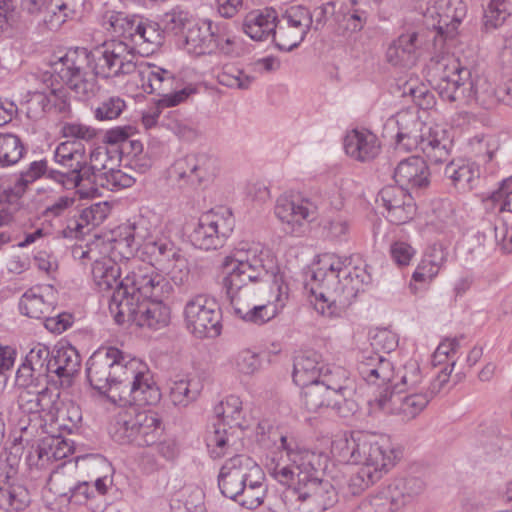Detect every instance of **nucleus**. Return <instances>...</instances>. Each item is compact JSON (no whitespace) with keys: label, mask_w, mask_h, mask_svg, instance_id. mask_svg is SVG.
<instances>
[{"label":"nucleus","mask_w":512,"mask_h":512,"mask_svg":"<svg viewBox=\"0 0 512 512\" xmlns=\"http://www.w3.org/2000/svg\"><path fill=\"white\" fill-rule=\"evenodd\" d=\"M221 285L233 315L256 326L273 320L289 298L275 254L255 241H240L224 256Z\"/></svg>","instance_id":"obj_1"},{"label":"nucleus","mask_w":512,"mask_h":512,"mask_svg":"<svg viewBox=\"0 0 512 512\" xmlns=\"http://www.w3.org/2000/svg\"><path fill=\"white\" fill-rule=\"evenodd\" d=\"M327 462V455L301 448L294 438L280 435L266 466L273 479L288 486L281 497L283 512H323L334 505L335 489L319 477Z\"/></svg>","instance_id":"obj_2"},{"label":"nucleus","mask_w":512,"mask_h":512,"mask_svg":"<svg viewBox=\"0 0 512 512\" xmlns=\"http://www.w3.org/2000/svg\"><path fill=\"white\" fill-rule=\"evenodd\" d=\"M172 291L166 278L148 265L134 262L109 300V311L117 324L131 321L139 327L158 330L170 322L164 304Z\"/></svg>","instance_id":"obj_3"},{"label":"nucleus","mask_w":512,"mask_h":512,"mask_svg":"<svg viewBox=\"0 0 512 512\" xmlns=\"http://www.w3.org/2000/svg\"><path fill=\"white\" fill-rule=\"evenodd\" d=\"M371 281L366 265H351L348 257L334 253L319 255L306 288L315 310L326 317H340L357 294Z\"/></svg>","instance_id":"obj_4"},{"label":"nucleus","mask_w":512,"mask_h":512,"mask_svg":"<svg viewBox=\"0 0 512 512\" xmlns=\"http://www.w3.org/2000/svg\"><path fill=\"white\" fill-rule=\"evenodd\" d=\"M429 75L443 101L460 105H477L491 109L499 102L512 106V79L496 89L485 75L473 73L453 55L431 59Z\"/></svg>","instance_id":"obj_5"},{"label":"nucleus","mask_w":512,"mask_h":512,"mask_svg":"<svg viewBox=\"0 0 512 512\" xmlns=\"http://www.w3.org/2000/svg\"><path fill=\"white\" fill-rule=\"evenodd\" d=\"M331 454L340 463L361 465L350 479L353 494L379 481L395 465L397 458L387 436L365 431L336 435L331 443Z\"/></svg>","instance_id":"obj_6"},{"label":"nucleus","mask_w":512,"mask_h":512,"mask_svg":"<svg viewBox=\"0 0 512 512\" xmlns=\"http://www.w3.org/2000/svg\"><path fill=\"white\" fill-rule=\"evenodd\" d=\"M166 224L161 215L153 211H145L118 227L115 237V251H118L127 260L126 268L136 262L139 265H148L134 258L136 252L141 251L149 262L161 256L174 247L166 232Z\"/></svg>","instance_id":"obj_7"},{"label":"nucleus","mask_w":512,"mask_h":512,"mask_svg":"<svg viewBox=\"0 0 512 512\" xmlns=\"http://www.w3.org/2000/svg\"><path fill=\"white\" fill-rule=\"evenodd\" d=\"M265 478L264 471L252 458L237 454L222 465L218 486L223 496L247 509H255L267 493Z\"/></svg>","instance_id":"obj_8"},{"label":"nucleus","mask_w":512,"mask_h":512,"mask_svg":"<svg viewBox=\"0 0 512 512\" xmlns=\"http://www.w3.org/2000/svg\"><path fill=\"white\" fill-rule=\"evenodd\" d=\"M196 76V70L190 67L183 68L178 75H175L172 71L156 64L140 62L135 78L139 79L145 93H155L159 96L160 106L175 107L186 102L197 92L193 83L180 85L179 82Z\"/></svg>","instance_id":"obj_9"},{"label":"nucleus","mask_w":512,"mask_h":512,"mask_svg":"<svg viewBox=\"0 0 512 512\" xmlns=\"http://www.w3.org/2000/svg\"><path fill=\"white\" fill-rule=\"evenodd\" d=\"M91 66L89 51L85 48L68 50L51 64V70L43 73V80L53 81L57 87L66 86L74 96L85 101L93 97L98 85L94 75L86 71Z\"/></svg>","instance_id":"obj_10"},{"label":"nucleus","mask_w":512,"mask_h":512,"mask_svg":"<svg viewBox=\"0 0 512 512\" xmlns=\"http://www.w3.org/2000/svg\"><path fill=\"white\" fill-rule=\"evenodd\" d=\"M398 342L397 334L387 328H377L370 333L369 347L361 349L357 355L358 374L367 384L382 387L393 378L392 362L376 350L390 353Z\"/></svg>","instance_id":"obj_11"},{"label":"nucleus","mask_w":512,"mask_h":512,"mask_svg":"<svg viewBox=\"0 0 512 512\" xmlns=\"http://www.w3.org/2000/svg\"><path fill=\"white\" fill-rule=\"evenodd\" d=\"M94 77L105 80H123L136 77L139 63L137 55L128 42L112 40L89 51Z\"/></svg>","instance_id":"obj_12"},{"label":"nucleus","mask_w":512,"mask_h":512,"mask_svg":"<svg viewBox=\"0 0 512 512\" xmlns=\"http://www.w3.org/2000/svg\"><path fill=\"white\" fill-rule=\"evenodd\" d=\"M164 427L159 414L151 409L135 408L120 413L113 426V438L121 444L138 447L153 446L163 435Z\"/></svg>","instance_id":"obj_13"},{"label":"nucleus","mask_w":512,"mask_h":512,"mask_svg":"<svg viewBox=\"0 0 512 512\" xmlns=\"http://www.w3.org/2000/svg\"><path fill=\"white\" fill-rule=\"evenodd\" d=\"M105 28L117 37H122L141 54H150L163 43V30L154 21L124 13H112L104 21Z\"/></svg>","instance_id":"obj_14"},{"label":"nucleus","mask_w":512,"mask_h":512,"mask_svg":"<svg viewBox=\"0 0 512 512\" xmlns=\"http://www.w3.org/2000/svg\"><path fill=\"white\" fill-rule=\"evenodd\" d=\"M131 359L116 347H100L87 361L86 376L90 385L101 394L119 391Z\"/></svg>","instance_id":"obj_15"},{"label":"nucleus","mask_w":512,"mask_h":512,"mask_svg":"<svg viewBox=\"0 0 512 512\" xmlns=\"http://www.w3.org/2000/svg\"><path fill=\"white\" fill-rule=\"evenodd\" d=\"M129 363L118 391L120 400L124 404L137 406L159 403L162 395L149 369L136 358H132Z\"/></svg>","instance_id":"obj_16"},{"label":"nucleus","mask_w":512,"mask_h":512,"mask_svg":"<svg viewBox=\"0 0 512 512\" xmlns=\"http://www.w3.org/2000/svg\"><path fill=\"white\" fill-rule=\"evenodd\" d=\"M418 8L428 29L437 36L452 38L467 15V5L463 0H420Z\"/></svg>","instance_id":"obj_17"},{"label":"nucleus","mask_w":512,"mask_h":512,"mask_svg":"<svg viewBox=\"0 0 512 512\" xmlns=\"http://www.w3.org/2000/svg\"><path fill=\"white\" fill-rule=\"evenodd\" d=\"M235 218L231 209L220 207L203 214L193 233V245L202 250L221 248L232 234Z\"/></svg>","instance_id":"obj_18"},{"label":"nucleus","mask_w":512,"mask_h":512,"mask_svg":"<svg viewBox=\"0 0 512 512\" xmlns=\"http://www.w3.org/2000/svg\"><path fill=\"white\" fill-rule=\"evenodd\" d=\"M183 317L187 329L198 338L215 337L221 332V313L216 300L204 293L189 298Z\"/></svg>","instance_id":"obj_19"},{"label":"nucleus","mask_w":512,"mask_h":512,"mask_svg":"<svg viewBox=\"0 0 512 512\" xmlns=\"http://www.w3.org/2000/svg\"><path fill=\"white\" fill-rule=\"evenodd\" d=\"M218 172L217 161L207 154H189L177 159L169 168L171 181L180 188L196 189L209 185Z\"/></svg>","instance_id":"obj_20"},{"label":"nucleus","mask_w":512,"mask_h":512,"mask_svg":"<svg viewBox=\"0 0 512 512\" xmlns=\"http://www.w3.org/2000/svg\"><path fill=\"white\" fill-rule=\"evenodd\" d=\"M439 390H435V384H433V390L430 394L428 393H416L404 391L399 389L397 391L390 390L387 386L384 392L376 397L373 401H370V406L373 410H380L385 414L397 415L402 420H411L417 417L428 405L434 393Z\"/></svg>","instance_id":"obj_21"},{"label":"nucleus","mask_w":512,"mask_h":512,"mask_svg":"<svg viewBox=\"0 0 512 512\" xmlns=\"http://www.w3.org/2000/svg\"><path fill=\"white\" fill-rule=\"evenodd\" d=\"M313 19L308 8L301 5L287 7L277 18L275 44L282 51H291L305 39Z\"/></svg>","instance_id":"obj_22"},{"label":"nucleus","mask_w":512,"mask_h":512,"mask_svg":"<svg viewBox=\"0 0 512 512\" xmlns=\"http://www.w3.org/2000/svg\"><path fill=\"white\" fill-rule=\"evenodd\" d=\"M80 252L81 254L78 255L80 259L87 258L92 261L91 275L97 289L104 292L116 286L114 293L122 282V280L118 282L121 274L126 272L127 275L130 270V268H126L127 260L118 251H115V240L111 248V256L98 257L99 252L94 248L80 249Z\"/></svg>","instance_id":"obj_23"},{"label":"nucleus","mask_w":512,"mask_h":512,"mask_svg":"<svg viewBox=\"0 0 512 512\" xmlns=\"http://www.w3.org/2000/svg\"><path fill=\"white\" fill-rule=\"evenodd\" d=\"M274 213L287 233L300 236L315 219L316 207L308 199L284 193L277 198Z\"/></svg>","instance_id":"obj_24"},{"label":"nucleus","mask_w":512,"mask_h":512,"mask_svg":"<svg viewBox=\"0 0 512 512\" xmlns=\"http://www.w3.org/2000/svg\"><path fill=\"white\" fill-rule=\"evenodd\" d=\"M75 449L71 439L58 436H46L28 451L25 461L30 469H48L55 462L64 460L73 454Z\"/></svg>","instance_id":"obj_25"},{"label":"nucleus","mask_w":512,"mask_h":512,"mask_svg":"<svg viewBox=\"0 0 512 512\" xmlns=\"http://www.w3.org/2000/svg\"><path fill=\"white\" fill-rule=\"evenodd\" d=\"M41 383L35 382L21 388L18 396V405L23 413L36 418L54 417L57 411L59 393L46 385L39 388Z\"/></svg>","instance_id":"obj_26"},{"label":"nucleus","mask_w":512,"mask_h":512,"mask_svg":"<svg viewBox=\"0 0 512 512\" xmlns=\"http://www.w3.org/2000/svg\"><path fill=\"white\" fill-rule=\"evenodd\" d=\"M31 503L27 487L10 465L0 467V508L6 512H24Z\"/></svg>","instance_id":"obj_27"},{"label":"nucleus","mask_w":512,"mask_h":512,"mask_svg":"<svg viewBox=\"0 0 512 512\" xmlns=\"http://www.w3.org/2000/svg\"><path fill=\"white\" fill-rule=\"evenodd\" d=\"M52 352L49 347L36 343L26 354L24 361L16 372V383L18 386L44 383L50 376V363Z\"/></svg>","instance_id":"obj_28"},{"label":"nucleus","mask_w":512,"mask_h":512,"mask_svg":"<svg viewBox=\"0 0 512 512\" xmlns=\"http://www.w3.org/2000/svg\"><path fill=\"white\" fill-rule=\"evenodd\" d=\"M319 381L333 395L335 399L333 403L343 404L347 412L355 410V403L351 398L356 391V386L345 368L334 364H324Z\"/></svg>","instance_id":"obj_29"},{"label":"nucleus","mask_w":512,"mask_h":512,"mask_svg":"<svg viewBox=\"0 0 512 512\" xmlns=\"http://www.w3.org/2000/svg\"><path fill=\"white\" fill-rule=\"evenodd\" d=\"M395 125L396 132V148L406 152H411L418 148L419 139L423 137L426 125L418 115L416 110H402L398 112L388 125Z\"/></svg>","instance_id":"obj_30"},{"label":"nucleus","mask_w":512,"mask_h":512,"mask_svg":"<svg viewBox=\"0 0 512 512\" xmlns=\"http://www.w3.org/2000/svg\"><path fill=\"white\" fill-rule=\"evenodd\" d=\"M393 178L397 187L409 193L417 192L430 185V170L423 158L410 156L397 164Z\"/></svg>","instance_id":"obj_31"},{"label":"nucleus","mask_w":512,"mask_h":512,"mask_svg":"<svg viewBox=\"0 0 512 512\" xmlns=\"http://www.w3.org/2000/svg\"><path fill=\"white\" fill-rule=\"evenodd\" d=\"M386 209V218L395 225L409 222L415 215L416 207L411 193L397 186H386L379 192V199Z\"/></svg>","instance_id":"obj_32"},{"label":"nucleus","mask_w":512,"mask_h":512,"mask_svg":"<svg viewBox=\"0 0 512 512\" xmlns=\"http://www.w3.org/2000/svg\"><path fill=\"white\" fill-rule=\"evenodd\" d=\"M214 21L195 20L189 29L175 39L176 46L192 56L212 55V33Z\"/></svg>","instance_id":"obj_33"},{"label":"nucleus","mask_w":512,"mask_h":512,"mask_svg":"<svg viewBox=\"0 0 512 512\" xmlns=\"http://www.w3.org/2000/svg\"><path fill=\"white\" fill-rule=\"evenodd\" d=\"M345 153L352 159L366 162L374 159L380 152L378 137L367 129H353L344 137Z\"/></svg>","instance_id":"obj_34"},{"label":"nucleus","mask_w":512,"mask_h":512,"mask_svg":"<svg viewBox=\"0 0 512 512\" xmlns=\"http://www.w3.org/2000/svg\"><path fill=\"white\" fill-rule=\"evenodd\" d=\"M444 175L457 190L467 192L478 186L481 170L474 160L457 158L446 165Z\"/></svg>","instance_id":"obj_35"},{"label":"nucleus","mask_w":512,"mask_h":512,"mask_svg":"<svg viewBox=\"0 0 512 512\" xmlns=\"http://www.w3.org/2000/svg\"><path fill=\"white\" fill-rule=\"evenodd\" d=\"M41 90H35L29 93L27 100L29 113L37 116L40 113L50 110L52 107L59 111H65L68 103L66 91L62 87H57L53 81L45 82Z\"/></svg>","instance_id":"obj_36"},{"label":"nucleus","mask_w":512,"mask_h":512,"mask_svg":"<svg viewBox=\"0 0 512 512\" xmlns=\"http://www.w3.org/2000/svg\"><path fill=\"white\" fill-rule=\"evenodd\" d=\"M278 14L272 7L249 12L243 20L244 33L255 41H264L272 36L275 41Z\"/></svg>","instance_id":"obj_37"},{"label":"nucleus","mask_w":512,"mask_h":512,"mask_svg":"<svg viewBox=\"0 0 512 512\" xmlns=\"http://www.w3.org/2000/svg\"><path fill=\"white\" fill-rule=\"evenodd\" d=\"M452 147V141L447 131L439 126H429L426 128L423 137L419 139L420 149L427 159L432 163H441L449 157Z\"/></svg>","instance_id":"obj_38"},{"label":"nucleus","mask_w":512,"mask_h":512,"mask_svg":"<svg viewBox=\"0 0 512 512\" xmlns=\"http://www.w3.org/2000/svg\"><path fill=\"white\" fill-rule=\"evenodd\" d=\"M148 266L159 274V271L166 273L176 285H183L189 278L188 261L176 245L150 261Z\"/></svg>","instance_id":"obj_39"},{"label":"nucleus","mask_w":512,"mask_h":512,"mask_svg":"<svg viewBox=\"0 0 512 512\" xmlns=\"http://www.w3.org/2000/svg\"><path fill=\"white\" fill-rule=\"evenodd\" d=\"M418 33L409 32L400 35L393 41L387 51V61L393 66L411 67L419 56V39Z\"/></svg>","instance_id":"obj_40"},{"label":"nucleus","mask_w":512,"mask_h":512,"mask_svg":"<svg viewBox=\"0 0 512 512\" xmlns=\"http://www.w3.org/2000/svg\"><path fill=\"white\" fill-rule=\"evenodd\" d=\"M424 482L416 477L394 479L385 489L396 509L401 510L415 502L424 491Z\"/></svg>","instance_id":"obj_41"},{"label":"nucleus","mask_w":512,"mask_h":512,"mask_svg":"<svg viewBox=\"0 0 512 512\" xmlns=\"http://www.w3.org/2000/svg\"><path fill=\"white\" fill-rule=\"evenodd\" d=\"M28 187L18 175L0 177V205L8 204L9 210H0V227L12 220V210L18 207L19 200Z\"/></svg>","instance_id":"obj_42"},{"label":"nucleus","mask_w":512,"mask_h":512,"mask_svg":"<svg viewBox=\"0 0 512 512\" xmlns=\"http://www.w3.org/2000/svg\"><path fill=\"white\" fill-rule=\"evenodd\" d=\"M302 388V402L305 408L310 412H316L322 407H331L335 409L341 416H347V409L343 404H335L333 395L325 385L320 381L308 383L300 386Z\"/></svg>","instance_id":"obj_43"},{"label":"nucleus","mask_w":512,"mask_h":512,"mask_svg":"<svg viewBox=\"0 0 512 512\" xmlns=\"http://www.w3.org/2000/svg\"><path fill=\"white\" fill-rule=\"evenodd\" d=\"M212 54L239 57L244 53L243 40L237 36L226 22H214L212 33Z\"/></svg>","instance_id":"obj_44"},{"label":"nucleus","mask_w":512,"mask_h":512,"mask_svg":"<svg viewBox=\"0 0 512 512\" xmlns=\"http://www.w3.org/2000/svg\"><path fill=\"white\" fill-rule=\"evenodd\" d=\"M322 357L315 351H305L294 359L293 381L298 386L319 381L322 367Z\"/></svg>","instance_id":"obj_45"},{"label":"nucleus","mask_w":512,"mask_h":512,"mask_svg":"<svg viewBox=\"0 0 512 512\" xmlns=\"http://www.w3.org/2000/svg\"><path fill=\"white\" fill-rule=\"evenodd\" d=\"M80 367L78 351L69 344H59L52 351L50 375L69 379L74 376Z\"/></svg>","instance_id":"obj_46"},{"label":"nucleus","mask_w":512,"mask_h":512,"mask_svg":"<svg viewBox=\"0 0 512 512\" xmlns=\"http://www.w3.org/2000/svg\"><path fill=\"white\" fill-rule=\"evenodd\" d=\"M45 177L62 185L65 189H76L80 198H92L98 194V188L87 187V184L90 183L89 176H85L77 170L62 172L56 169H47Z\"/></svg>","instance_id":"obj_47"},{"label":"nucleus","mask_w":512,"mask_h":512,"mask_svg":"<svg viewBox=\"0 0 512 512\" xmlns=\"http://www.w3.org/2000/svg\"><path fill=\"white\" fill-rule=\"evenodd\" d=\"M459 347V341L456 338H447L439 343L432 355L433 366H444L437 379L438 390L442 384L448 381L449 375L453 371ZM434 384L436 385V383Z\"/></svg>","instance_id":"obj_48"},{"label":"nucleus","mask_w":512,"mask_h":512,"mask_svg":"<svg viewBox=\"0 0 512 512\" xmlns=\"http://www.w3.org/2000/svg\"><path fill=\"white\" fill-rule=\"evenodd\" d=\"M47 288L33 287L27 290L19 300L21 314L35 319L46 318L53 310L52 301L45 298Z\"/></svg>","instance_id":"obj_49"},{"label":"nucleus","mask_w":512,"mask_h":512,"mask_svg":"<svg viewBox=\"0 0 512 512\" xmlns=\"http://www.w3.org/2000/svg\"><path fill=\"white\" fill-rule=\"evenodd\" d=\"M54 160L59 165L87 176L85 147L80 141L68 140L60 143L54 151Z\"/></svg>","instance_id":"obj_50"},{"label":"nucleus","mask_w":512,"mask_h":512,"mask_svg":"<svg viewBox=\"0 0 512 512\" xmlns=\"http://www.w3.org/2000/svg\"><path fill=\"white\" fill-rule=\"evenodd\" d=\"M205 442L210 456L214 459L237 450L234 448L235 438L228 433L224 423L213 424V427L206 433Z\"/></svg>","instance_id":"obj_51"},{"label":"nucleus","mask_w":512,"mask_h":512,"mask_svg":"<svg viewBox=\"0 0 512 512\" xmlns=\"http://www.w3.org/2000/svg\"><path fill=\"white\" fill-rule=\"evenodd\" d=\"M201 391L196 379L176 378L169 383V398L175 406L186 407L195 401Z\"/></svg>","instance_id":"obj_52"},{"label":"nucleus","mask_w":512,"mask_h":512,"mask_svg":"<svg viewBox=\"0 0 512 512\" xmlns=\"http://www.w3.org/2000/svg\"><path fill=\"white\" fill-rule=\"evenodd\" d=\"M76 470V464H67L61 462L51 472L47 482L48 489L57 497L67 499L74 487L75 478L73 472Z\"/></svg>","instance_id":"obj_53"},{"label":"nucleus","mask_w":512,"mask_h":512,"mask_svg":"<svg viewBox=\"0 0 512 512\" xmlns=\"http://www.w3.org/2000/svg\"><path fill=\"white\" fill-rule=\"evenodd\" d=\"M25 147L21 139L11 133H0V168L17 164L23 157Z\"/></svg>","instance_id":"obj_54"},{"label":"nucleus","mask_w":512,"mask_h":512,"mask_svg":"<svg viewBox=\"0 0 512 512\" xmlns=\"http://www.w3.org/2000/svg\"><path fill=\"white\" fill-rule=\"evenodd\" d=\"M422 378L418 362L411 359L398 370L396 375H393V378L388 383L393 381L392 390L404 389V391H412L422 382Z\"/></svg>","instance_id":"obj_55"},{"label":"nucleus","mask_w":512,"mask_h":512,"mask_svg":"<svg viewBox=\"0 0 512 512\" xmlns=\"http://www.w3.org/2000/svg\"><path fill=\"white\" fill-rule=\"evenodd\" d=\"M217 82L225 87L246 90L254 82V77L234 65H224L216 75Z\"/></svg>","instance_id":"obj_56"},{"label":"nucleus","mask_w":512,"mask_h":512,"mask_svg":"<svg viewBox=\"0 0 512 512\" xmlns=\"http://www.w3.org/2000/svg\"><path fill=\"white\" fill-rule=\"evenodd\" d=\"M163 24L167 32L172 33L175 39H178L181 34H184L191 25L195 22L193 16L180 7H175L163 15Z\"/></svg>","instance_id":"obj_57"},{"label":"nucleus","mask_w":512,"mask_h":512,"mask_svg":"<svg viewBox=\"0 0 512 512\" xmlns=\"http://www.w3.org/2000/svg\"><path fill=\"white\" fill-rule=\"evenodd\" d=\"M260 355L249 349H242L231 358V365L241 375L252 376L261 368Z\"/></svg>","instance_id":"obj_58"},{"label":"nucleus","mask_w":512,"mask_h":512,"mask_svg":"<svg viewBox=\"0 0 512 512\" xmlns=\"http://www.w3.org/2000/svg\"><path fill=\"white\" fill-rule=\"evenodd\" d=\"M126 107L125 100L120 96H108L93 109V115L98 121H111L117 119Z\"/></svg>","instance_id":"obj_59"},{"label":"nucleus","mask_w":512,"mask_h":512,"mask_svg":"<svg viewBox=\"0 0 512 512\" xmlns=\"http://www.w3.org/2000/svg\"><path fill=\"white\" fill-rule=\"evenodd\" d=\"M214 412L218 418V423L232 424L241 418L242 401L236 395H229L215 406Z\"/></svg>","instance_id":"obj_60"},{"label":"nucleus","mask_w":512,"mask_h":512,"mask_svg":"<svg viewBox=\"0 0 512 512\" xmlns=\"http://www.w3.org/2000/svg\"><path fill=\"white\" fill-rule=\"evenodd\" d=\"M509 15L505 0H491L484 10V26L487 30L496 29L504 24Z\"/></svg>","instance_id":"obj_61"},{"label":"nucleus","mask_w":512,"mask_h":512,"mask_svg":"<svg viewBox=\"0 0 512 512\" xmlns=\"http://www.w3.org/2000/svg\"><path fill=\"white\" fill-rule=\"evenodd\" d=\"M73 10L63 0V5L56 9L49 8L41 17L38 23L43 24L48 30H58L72 15Z\"/></svg>","instance_id":"obj_62"},{"label":"nucleus","mask_w":512,"mask_h":512,"mask_svg":"<svg viewBox=\"0 0 512 512\" xmlns=\"http://www.w3.org/2000/svg\"><path fill=\"white\" fill-rule=\"evenodd\" d=\"M358 512H398V509L392 505L391 498L384 490L380 494L363 500L358 507Z\"/></svg>","instance_id":"obj_63"},{"label":"nucleus","mask_w":512,"mask_h":512,"mask_svg":"<svg viewBox=\"0 0 512 512\" xmlns=\"http://www.w3.org/2000/svg\"><path fill=\"white\" fill-rule=\"evenodd\" d=\"M490 199L500 212H512V177L504 179Z\"/></svg>","instance_id":"obj_64"}]
</instances>
